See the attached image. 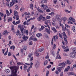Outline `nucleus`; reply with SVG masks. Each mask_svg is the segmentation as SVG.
Here are the masks:
<instances>
[{"label":"nucleus","mask_w":76,"mask_h":76,"mask_svg":"<svg viewBox=\"0 0 76 76\" xmlns=\"http://www.w3.org/2000/svg\"><path fill=\"white\" fill-rule=\"evenodd\" d=\"M65 26L66 27V28H70V27L69 26H68V25L66 24H65Z\"/></svg>","instance_id":"49"},{"label":"nucleus","mask_w":76,"mask_h":76,"mask_svg":"<svg viewBox=\"0 0 76 76\" xmlns=\"http://www.w3.org/2000/svg\"><path fill=\"white\" fill-rule=\"evenodd\" d=\"M60 26H61L62 28L64 26L61 23H59Z\"/></svg>","instance_id":"45"},{"label":"nucleus","mask_w":76,"mask_h":76,"mask_svg":"<svg viewBox=\"0 0 76 76\" xmlns=\"http://www.w3.org/2000/svg\"><path fill=\"white\" fill-rule=\"evenodd\" d=\"M73 52L75 54V53H76V48H74L73 49Z\"/></svg>","instance_id":"27"},{"label":"nucleus","mask_w":76,"mask_h":76,"mask_svg":"<svg viewBox=\"0 0 76 76\" xmlns=\"http://www.w3.org/2000/svg\"><path fill=\"white\" fill-rule=\"evenodd\" d=\"M53 0V3L54 4H56L57 2L58 1L57 0Z\"/></svg>","instance_id":"46"},{"label":"nucleus","mask_w":76,"mask_h":76,"mask_svg":"<svg viewBox=\"0 0 76 76\" xmlns=\"http://www.w3.org/2000/svg\"><path fill=\"white\" fill-rule=\"evenodd\" d=\"M34 36H31L29 39V41H31V40H34Z\"/></svg>","instance_id":"29"},{"label":"nucleus","mask_w":76,"mask_h":76,"mask_svg":"<svg viewBox=\"0 0 76 76\" xmlns=\"http://www.w3.org/2000/svg\"><path fill=\"white\" fill-rule=\"evenodd\" d=\"M17 64L18 65H21V64H23V63H21L20 62H18L17 63Z\"/></svg>","instance_id":"63"},{"label":"nucleus","mask_w":76,"mask_h":76,"mask_svg":"<svg viewBox=\"0 0 76 76\" xmlns=\"http://www.w3.org/2000/svg\"><path fill=\"white\" fill-rule=\"evenodd\" d=\"M63 20H67V18L66 17H64L63 18Z\"/></svg>","instance_id":"56"},{"label":"nucleus","mask_w":76,"mask_h":76,"mask_svg":"<svg viewBox=\"0 0 76 76\" xmlns=\"http://www.w3.org/2000/svg\"><path fill=\"white\" fill-rule=\"evenodd\" d=\"M32 53H29L28 54V58H27V61H29V60L30 59V61H32V60H33V59L34 58L32 56ZM30 58V59H29Z\"/></svg>","instance_id":"3"},{"label":"nucleus","mask_w":76,"mask_h":76,"mask_svg":"<svg viewBox=\"0 0 76 76\" xmlns=\"http://www.w3.org/2000/svg\"><path fill=\"white\" fill-rule=\"evenodd\" d=\"M10 68L11 70V74L9 75V76H17L16 73L18 72V68L17 67H14L11 66L10 67Z\"/></svg>","instance_id":"1"},{"label":"nucleus","mask_w":76,"mask_h":76,"mask_svg":"<svg viewBox=\"0 0 76 76\" xmlns=\"http://www.w3.org/2000/svg\"><path fill=\"white\" fill-rule=\"evenodd\" d=\"M36 56H37V57H38L39 56V53H35Z\"/></svg>","instance_id":"62"},{"label":"nucleus","mask_w":76,"mask_h":76,"mask_svg":"<svg viewBox=\"0 0 76 76\" xmlns=\"http://www.w3.org/2000/svg\"><path fill=\"white\" fill-rule=\"evenodd\" d=\"M23 69L25 71H26V70L27 69V66L26 65H24Z\"/></svg>","instance_id":"22"},{"label":"nucleus","mask_w":76,"mask_h":76,"mask_svg":"<svg viewBox=\"0 0 76 76\" xmlns=\"http://www.w3.org/2000/svg\"><path fill=\"white\" fill-rule=\"evenodd\" d=\"M3 35H8L9 33L7 32V31H5L3 33Z\"/></svg>","instance_id":"17"},{"label":"nucleus","mask_w":76,"mask_h":76,"mask_svg":"<svg viewBox=\"0 0 76 76\" xmlns=\"http://www.w3.org/2000/svg\"><path fill=\"white\" fill-rule=\"evenodd\" d=\"M9 72H10V70H9V69H7L6 70V72L7 74H8V73H9Z\"/></svg>","instance_id":"42"},{"label":"nucleus","mask_w":76,"mask_h":76,"mask_svg":"<svg viewBox=\"0 0 76 76\" xmlns=\"http://www.w3.org/2000/svg\"><path fill=\"white\" fill-rule=\"evenodd\" d=\"M47 1V0H42V4H44V3H46Z\"/></svg>","instance_id":"23"},{"label":"nucleus","mask_w":76,"mask_h":76,"mask_svg":"<svg viewBox=\"0 0 76 76\" xmlns=\"http://www.w3.org/2000/svg\"><path fill=\"white\" fill-rule=\"evenodd\" d=\"M41 28L42 30H43L44 29L45 27L44 26H41Z\"/></svg>","instance_id":"64"},{"label":"nucleus","mask_w":76,"mask_h":76,"mask_svg":"<svg viewBox=\"0 0 76 76\" xmlns=\"http://www.w3.org/2000/svg\"><path fill=\"white\" fill-rule=\"evenodd\" d=\"M69 75H75V73L72 72H69L68 74V76Z\"/></svg>","instance_id":"21"},{"label":"nucleus","mask_w":76,"mask_h":76,"mask_svg":"<svg viewBox=\"0 0 76 76\" xmlns=\"http://www.w3.org/2000/svg\"><path fill=\"white\" fill-rule=\"evenodd\" d=\"M47 63H48V61H45L44 62V64L45 66V65H47Z\"/></svg>","instance_id":"35"},{"label":"nucleus","mask_w":76,"mask_h":76,"mask_svg":"<svg viewBox=\"0 0 76 76\" xmlns=\"http://www.w3.org/2000/svg\"><path fill=\"white\" fill-rule=\"evenodd\" d=\"M48 74H49V71H48L47 72H46V76H48Z\"/></svg>","instance_id":"58"},{"label":"nucleus","mask_w":76,"mask_h":76,"mask_svg":"<svg viewBox=\"0 0 76 76\" xmlns=\"http://www.w3.org/2000/svg\"><path fill=\"white\" fill-rule=\"evenodd\" d=\"M33 65V63L32 62L30 63V66L27 69V72H29V71H30V70H31V69L32 68V66Z\"/></svg>","instance_id":"7"},{"label":"nucleus","mask_w":76,"mask_h":76,"mask_svg":"<svg viewBox=\"0 0 76 76\" xmlns=\"http://www.w3.org/2000/svg\"><path fill=\"white\" fill-rule=\"evenodd\" d=\"M47 8H48V7L46 5H45L43 8V9L44 10H46V9H47Z\"/></svg>","instance_id":"36"},{"label":"nucleus","mask_w":76,"mask_h":76,"mask_svg":"<svg viewBox=\"0 0 76 76\" xmlns=\"http://www.w3.org/2000/svg\"><path fill=\"white\" fill-rule=\"evenodd\" d=\"M0 15H1L0 16H4V14L3 13H1V12H0Z\"/></svg>","instance_id":"52"},{"label":"nucleus","mask_w":76,"mask_h":76,"mask_svg":"<svg viewBox=\"0 0 76 76\" xmlns=\"http://www.w3.org/2000/svg\"><path fill=\"white\" fill-rule=\"evenodd\" d=\"M7 53H8V50H7L4 54V56H7Z\"/></svg>","instance_id":"47"},{"label":"nucleus","mask_w":76,"mask_h":76,"mask_svg":"<svg viewBox=\"0 0 76 76\" xmlns=\"http://www.w3.org/2000/svg\"><path fill=\"white\" fill-rule=\"evenodd\" d=\"M69 69H66V68L64 70V72H67L68 71H69Z\"/></svg>","instance_id":"44"},{"label":"nucleus","mask_w":76,"mask_h":76,"mask_svg":"<svg viewBox=\"0 0 76 76\" xmlns=\"http://www.w3.org/2000/svg\"><path fill=\"white\" fill-rule=\"evenodd\" d=\"M45 24L46 25V26H48V28H50V26H49V25H48V23H47L45 22Z\"/></svg>","instance_id":"51"},{"label":"nucleus","mask_w":76,"mask_h":76,"mask_svg":"<svg viewBox=\"0 0 76 76\" xmlns=\"http://www.w3.org/2000/svg\"><path fill=\"white\" fill-rule=\"evenodd\" d=\"M57 57H58V59H61V57L60 56V55L58 54V55H57Z\"/></svg>","instance_id":"53"},{"label":"nucleus","mask_w":76,"mask_h":76,"mask_svg":"<svg viewBox=\"0 0 76 76\" xmlns=\"http://www.w3.org/2000/svg\"><path fill=\"white\" fill-rule=\"evenodd\" d=\"M23 48L24 50H26V48H27V47L25 46H24L23 47Z\"/></svg>","instance_id":"59"},{"label":"nucleus","mask_w":76,"mask_h":76,"mask_svg":"<svg viewBox=\"0 0 76 76\" xmlns=\"http://www.w3.org/2000/svg\"><path fill=\"white\" fill-rule=\"evenodd\" d=\"M30 7L31 9H34V6H33V4H31L30 5Z\"/></svg>","instance_id":"30"},{"label":"nucleus","mask_w":76,"mask_h":76,"mask_svg":"<svg viewBox=\"0 0 76 76\" xmlns=\"http://www.w3.org/2000/svg\"><path fill=\"white\" fill-rule=\"evenodd\" d=\"M16 25H17V24H19V23H20V20H19L17 21H16Z\"/></svg>","instance_id":"50"},{"label":"nucleus","mask_w":76,"mask_h":76,"mask_svg":"<svg viewBox=\"0 0 76 76\" xmlns=\"http://www.w3.org/2000/svg\"><path fill=\"white\" fill-rule=\"evenodd\" d=\"M46 22L47 23H50V20H47Z\"/></svg>","instance_id":"61"},{"label":"nucleus","mask_w":76,"mask_h":76,"mask_svg":"<svg viewBox=\"0 0 76 76\" xmlns=\"http://www.w3.org/2000/svg\"><path fill=\"white\" fill-rule=\"evenodd\" d=\"M22 38L23 41H26L27 39H28V37L25 36H23Z\"/></svg>","instance_id":"8"},{"label":"nucleus","mask_w":76,"mask_h":76,"mask_svg":"<svg viewBox=\"0 0 76 76\" xmlns=\"http://www.w3.org/2000/svg\"><path fill=\"white\" fill-rule=\"evenodd\" d=\"M28 30H26V31L25 33L23 32V34H26V35H28Z\"/></svg>","instance_id":"41"},{"label":"nucleus","mask_w":76,"mask_h":76,"mask_svg":"<svg viewBox=\"0 0 76 76\" xmlns=\"http://www.w3.org/2000/svg\"><path fill=\"white\" fill-rule=\"evenodd\" d=\"M12 18L11 17H10L8 19V21L10 22V21H12Z\"/></svg>","instance_id":"37"},{"label":"nucleus","mask_w":76,"mask_h":76,"mask_svg":"<svg viewBox=\"0 0 76 76\" xmlns=\"http://www.w3.org/2000/svg\"><path fill=\"white\" fill-rule=\"evenodd\" d=\"M65 63L67 64H71V62H70L69 60H67V61H65Z\"/></svg>","instance_id":"14"},{"label":"nucleus","mask_w":76,"mask_h":76,"mask_svg":"<svg viewBox=\"0 0 76 76\" xmlns=\"http://www.w3.org/2000/svg\"><path fill=\"white\" fill-rule=\"evenodd\" d=\"M36 36L37 37L39 38V37H41V36H42V34L41 33H38L37 34Z\"/></svg>","instance_id":"16"},{"label":"nucleus","mask_w":76,"mask_h":76,"mask_svg":"<svg viewBox=\"0 0 76 76\" xmlns=\"http://www.w3.org/2000/svg\"><path fill=\"white\" fill-rule=\"evenodd\" d=\"M26 26L24 25H22L21 26L20 25H18V28H20V31L22 34H23V32L25 33L26 30L23 29H24V28H26Z\"/></svg>","instance_id":"2"},{"label":"nucleus","mask_w":76,"mask_h":76,"mask_svg":"<svg viewBox=\"0 0 76 76\" xmlns=\"http://www.w3.org/2000/svg\"><path fill=\"white\" fill-rule=\"evenodd\" d=\"M24 9V8L23 7H22L20 8V11L21 12H22V11Z\"/></svg>","instance_id":"48"},{"label":"nucleus","mask_w":76,"mask_h":76,"mask_svg":"<svg viewBox=\"0 0 76 76\" xmlns=\"http://www.w3.org/2000/svg\"><path fill=\"white\" fill-rule=\"evenodd\" d=\"M14 15L15 16H18V12H17L15 10L14 11Z\"/></svg>","instance_id":"28"},{"label":"nucleus","mask_w":76,"mask_h":76,"mask_svg":"<svg viewBox=\"0 0 76 76\" xmlns=\"http://www.w3.org/2000/svg\"><path fill=\"white\" fill-rule=\"evenodd\" d=\"M60 20V15H56L55 18V20L56 22H58Z\"/></svg>","instance_id":"6"},{"label":"nucleus","mask_w":76,"mask_h":76,"mask_svg":"<svg viewBox=\"0 0 76 76\" xmlns=\"http://www.w3.org/2000/svg\"><path fill=\"white\" fill-rule=\"evenodd\" d=\"M37 10L41 13H44V12L42 11V10L39 9V7L37 8Z\"/></svg>","instance_id":"20"},{"label":"nucleus","mask_w":76,"mask_h":76,"mask_svg":"<svg viewBox=\"0 0 76 76\" xmlns=\"http://www.w3.org/2000/svg\"><path fill=\"white\" fill-rule=\"evenodd\" d=\"M64 11L65 12H66V13H70V12H71L70 11H69L67 10V9H65Z\"/></svg>","instance_id":"26"},{"label":"nucleus","mask_w":76,"mask_h":76,"mask_svg":"<svg viewBox=\"0 0 76 76\" xmlns=\"http://www.w3.org/2000/svg\"><path fill=\"white\" fill-rule=\"evenodd\" d=\"M15 9H16L17 10H18L19 9V8L18 7L17 5H15Z\"/></svg>","instance_id":"38"},{"label":"nucleus","mask_w":76,"mask_h":76,"mask_svg":"<svg viewBox=\"0 0 76 76\" xmlns=\"http://www.w3.org/2000/svg\"><path fill=\"white\" fill-rule=\"evenodd\" d=\"M51 29L55 33H56V32H57V31L56 29V28L54 27H52Z\"/></svg>","instance_id":"13"},{"label":"nucleus","mask_w":76,"mask_h":76,"mask_svg":"<svg viewBox=\"0 0 76 76\" xmlns=\"http://www.w3.org/2000/svg\"><path fill=\"white\" fill-rule=\"evenodd\" d=\"M51 18V16H47L46 17V19H50Z\"/></svg>","instance_id":"32"},{"label":"nucleus","mask_w":76,"mask_h":76,"mask_svg":"<svg viewBox=\"0 0 76 76\" xmlns=\"http://www.w3.org/2000/svg\"><path fill=\"white\" fill-rule=\"evenodd\" d=\"M15 47L14 46H12L11 47H10V49H12V48L13 50H15Z\"/></svg>","instance_id":"40"},{"label":"nucleus","mask_w":76,"mask_h":76,"mask_svg":"<svg viewBox=\"0 0 76 76\" xmlns=\"http://www.w3.org/2000/svg\"><path fill=\"white\" fill-rule=\"evenodd\" d=\"M47 56L45 57L46 59H48L49 58V56H48V53H47Z\"/></svg>","instance_id":"31"},{"label":"nucleus","mask_w":76,"mask_h":76,"mask_svg":"<svg viewBox=\"0 0 76 76\" xmlns=\"http://www.w3.org/2000/svg\"><path fill=\"white\" fill-rule=\"evenodd\" d=\"M16 19V20H18L19 19V15H17Z\"/></svg>","instance_id":"43"},{"label":"nucleus","mask_w":76,"mask_h":76,"mask_svg":"<svg viewBox=\"0 0 76 76\" xmlns=\"http://www.w3.org/2000/svg\"><path fill=\"white\" fill-rule=\"evenodd\" d=\"M12 3H13V4H15V3H18V0H14V1H12Z\"/></svg>","instance_id":"25"},{"label":"nucleus","mask_w":76,"mask_h":76,"mask_svg":"<svg viewBox=\"0 0 76 76\" xmlns=\"http://www.w3.org/2000/svg\"><path fill=\"white\" fill-rule=\"evenodd\" d=\"M75 29L76 28L75 27V26H73L72 28V30L73 32H75L76 31V30H75Z\"/></svg>","instance_id":"33"},{"label":"nucleus","mask_w":76,"mask_h":76,"mask_svg":"<svg viewBox=\"0 0 76 76\" xmlns=\"http://www.w3.org/2000/svg\"><path fill=\"white\" fill-rule=\"evenodd\" d=\"M56 47V45L55 44H54L53 46V48L54 49H55Z\"/></svg>","instance_id":"60"},{"label":"nucleus","mask_w":76,"mask_h":76,"mask_svg":"<svg viewBox=\"0 0 76 76\" xmlns=\"http://www.w3.org/2000/svg\"><path fill=\"white\" fill-rule=\"evenodd\" d=\"M13 4V2H11L10 4V7H11L12 6Z\"/></svg>","instance_id":"39"},{"label":"nucleus","mask_w":76,"mask_h":76,"mask_svg":"<svg viewBox=\"0 0 76 76\" xmlns=\"http://www.w3.org/2000/svg\"><path fill=\"white\" fill-rule=\"evenodd\" d=\"M24 14L25 15H30V13L29 12H28V13H27V12H26L24 13Z\"/></svg>","instance_id":"55"},{"label":"nucleus","mask_w":76,"mask_h":76,"mask_svg":"<svg viewBox=\"0 0 76 76\" xmlns=\"http://www.w3.org/2000/svg\"><path fill=\"white\" fill-rule=\"evenodd\" d=\"M70 56L71 57L74 58L75 57V53L72 52L70 53Z\"/></svg>","instance_id":"9"},{"label":"nucleus","mask_w":76,"mask_h":76,"mask_svg":"<svg viewBox=\"0 0 76 76\" xmlns=\"http://www.w3.org/2000/svg\"><path fill=\"white\" fill-rule=\"evenodd\" d=\"M36 67H39V63L38 62H37L35 64Z\"/></svg>","instance_id":"15"},{"label":"nucleus","mask_w":76,"mask_h":76,"mask_svg":"<svg viewBox=\"0 0 76 76\" xmlns=\"http://www.w3.org/2000/svg\"><path fill=\"white\" fill-rule=\"evenodd\" d=\"M69 20L72 22H75V19L73 18L72 17H71L69 18Z\"/></svg>","instance_id":"11"},{"label":"nucleus","mask_w":76,"mask_h":76,"mask_svg":"<svg viewBox=\"0 0 76 76\" xmlns=\"http://www.w3.org/2000/svg\"><path fill=\"white\" fill-rule=\"evenodd\" d=\"M54 12H52L50 13H49L48 15H50L51 16H54Z\"/></svg>","instance_id":"18"},{"label":"nucleus","mask_w":76,"mask_h":76,"mask_svg":"<svg viewBox=\"0 0 76 76\" xmlns=\"http://www.w3.org/2000/svg\"><path fill=\"white\" fill-rule=\"evenodd\" d=\"M6 14L7 15V16H10V13H9V11H8V10H6Z\"/></svg>","instance_id":"19"},{"label":"nucleus","mask_w":76,"mask_h":76,"mask_svg":"<svg viewBox=\"0 0 76 76\" xmlns=\"http://www.w3.org/2000/svg\"><path fill=\"white\" fill-rule=\"evenodd\" d=\"M38 50H39L40 52H41L42 51H43L44 50V48H41V49H39Z\"/></svg>","instance_id":"34"},{"label":"nucleus","mask_w":76,"mask_h":76,"mask_svg":"<svg viewBox=\"0 0 76 76\" xmlns=\"http://www.w3.org/2000/svg\"><path fill=\"white\" fill-rule=\"evenodd\" d=\"M49 29L47 28H46L45 29V31H46L48 34H50V28L49 27Z\"/></svg>","instance_id":"10"},{"label":"nucleus","mask_w":76,"mask_h":76,"mask_svg":"<svg viewBox=\"0 0 76 76\" xmlns=\"http://www.w3.org/2000/svg\"><path fill=\"white\" fill-rule=\"evenodd\" d=\"M62 34L64 36V39L65 42L66 44H67V39H66V38H67V37L66 34V33H65L64 32H63Z\"/></svg>","instance_id":"4"},{"label":"nucleus","mask_w":76,"mask_h":76,"mask_svg":"<svg viewBox=\"0 0 76 76\" xmlns=\"http://www.w3.org/2000/svg\"><path fill=\"white\" fill-rule=\"evenodd\" d=\"M63 69V67L60 66V67H57V69L58 70V72H61V70H62V69Z\"/></svg>","instance_id":"12"},{"label":"nucleus","mask_w":76,"mask_h":76,"mask_svg":"<svg viewBox=\"0 0 76 76\" xmlns=\"http://www.w3.org/2000/svg\"><path fill=\"white\" fill-rule=\"evenodd\" d=\"M18 35H19V36H20V38H21V37H22V35H21V33H19V34H18Z\"/></svg>","instance_id":"57"},{"label":"nucleus","mask_w":76,"mask_h":76,"mask_svg":"<svg viewBox=\"0 0 76 76\" xmlns=\"http://www.w3.org/2000/svg\"><path fill=\"white\" fill-rule=\"evenodd\" d=\"M37 19L39 21H40L42 19L43 20L45 21V18L44 17H43V15H41L39 16V18H38Z\"/></svg>","instance_id":"5"},{"label":"nucleus","mask_w":76,"mask_h":76,"mask_svg":"<svg viewBox=\"0 0 76 76\" xmlns=\"http://www.w3.org/2000/svg\"><path fill=\"white\" fill-rule=\"evenodd\" d=\"M62 30L63 31H66L67 30V28L66 27L63 26V27L62 28Z\"/></svg>","instance_id":"24"},{"label":"nucleus","mask_w":76,"mask_h":76,"mask_svg":"<svg viewBox=\"0 0 76 76\" xmlns=\"http://www.w3.org/2000/svg\"><path fill=\"white\" fill-rule=\"evenodd\" d=\"M69 51V49H66V48L64 50V51L65 52H67V51Z\"/></svg>","instance_id":"54"}]
</instances>
